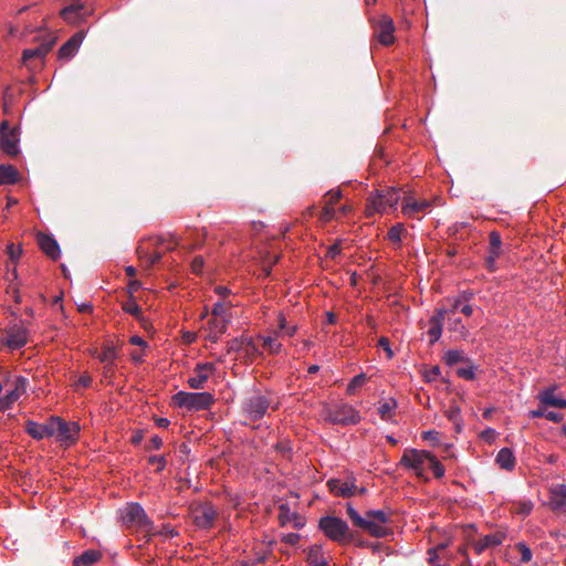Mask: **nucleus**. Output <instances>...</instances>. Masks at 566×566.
<instances>
[{
    "mask_svg": "<svg viewBox=\"0 0 566 566\" xmlns=\"http://www.w3.org/2000/svg\"><path fill=\"white\" fill-rule=\"evenodd\" d=\"M501 245H502L501 235L496 231L491 232L490 233V252H489V256L486 259V264H488V268L490 271L495 270L496 259L501 255Z\"/></svg>",
    "mask_w": 566,
    "mask_h": 566,
    "instance_id": "aec40b11",
    "label": "nucleus"
},
{
    "mask_svg": "<svg viewBox=\"0 0 566 566\" xmlns=\"http://www.w3.org/2000/svg\"><path fill=\"white\" fill-rule=\"evenodd\" d=\"M335 213H336V210H335L334 206H331L329 203L324 202V207H323V210L321 213V219L325 222H328L332 219H334Z\"/></svg>",
    "mask_w": 566,
    "mask_h": 566,
    "instance_id": "603ef678",
    "label": "nucleus"
},
{
    "mask_svg": "<svg viewBox=\"0 0 566 566\" xmlns=\"http://www.w3.org/2000/svg\"><path fill=\"white\" fill-rule=\"evenodd\" d=\"M516 549L520 552L521 560L523 563H528L532 559V556H533L532 551L525 543H522V542L517 543Z\"/></svg>",
    "mask_w": 566,
    "mask_h": 566,
    "instance_id": "de8ad7c7",
    "label": "nucleus"
},
{
    "mask_svg": "<svg viewBox=\"0 0 566 566\" xmlns=\"http://www.w3.org/2000/svg\"><path fill=\"white\" fill-rule=\"evenodd\" d=\"M400 199V191L397 188L376 191L368 197L366 216L373 217L375 213H384L388 208L397 209Z\"/></svg>",
    "mask_w": 566,
    "mask_h": 566,
    "instance_id": "f257e3e1",
    "label": "nucleus"
},
{
    "mask_svg": "<svg viewBox=\"0 0 566 566\" xmlns=\"http://www.w3.org/2000/svg\"><path fill=\"white\" fill-rule=\"evenodd\" d=\"M347 514L356 526L363 522V517L350 504L347 505Z\"/></svg>",
    "mask_w": 566,
    "mask_h": 566,
    "instance_id": "680f3d73",
    "label": "nucleus"
},
{
    "mask_svg": "<svg viewBox=\"0 0 566 566\" xmlns=\"http://www.w3.org/2000/svg\"><path fill=\"white\" fill-rule=\"evenodd\" d=\"M18 180V171L11 165L0 166V185H12Z\"/></svg>",
    "mask_w": 566,
    "mask_h": 566,
    "instance_id": "cd10ccee",
    "label": "nucleus"
},
{
    "mask_svg": "<svg viewBox=\"0 0 566 566\" xmlns=\"http://www.w3.org/2000/svg\"><path fill=\"white\" fill-rule=\"evenodd\" d=\"M117 357V353L114 346H105L101 355L99 360L105 364H113Z\"/></svg>",
    "mask_w": 566,
    "mask_h": 566,
    "instance_id": "58836bf2",
    "label": "nucleus"
},
{
    "mask_svg": "<svg viewBox=\"0 0 566 566\" xmlns=\"http://www.w3.org/2000/svg\"><path fill=\"white\" fill-rule=\"evenodd\" d=\"M148 462L151 465H156L157 472L163 471L167 464L166 459L163 455H151L149 457Z\"/></svg>",
    "mask_w": 566,
    "mask_h": 566,
    "instance_id": "5fc2aeb1",
    "label": "nucleus"
},
{
    "mask_svg": "<svg viewBox=\"0 0 566 566\" xmlns=\"http://www.w3.org/2000/svg\"><path fill=\"white\" fill-rule=\"evenodd\" d=\"M326 419L333 423L356 424L359 422L360 416L354 407L347 403H339L327 410Z\"/></svg>",
    "mask_w": 566,
    "mask_h": 566,
    "instance_id": "423d86ee",
    "label": "nucleus"
},
{
    "mask_svg": "<svg viewBox=\"0 0 566 566\" xmlns=\"http://www.w3.org/2000/svg\"><path fill=\"white\" fill-rule=\"evenodd\" d=\"M503 536L501 534H489L481 538L475 544L476 553H481L485 548L497 546L502 543Z\"/></svg>",
    "mask_w": 566,
    "mask_h": 566,
    "instance_id": "bb28decb",
    "label": "nucleus"
},
{
    "mask_svg": "<svg viewBox=\"0 0 566 566\" xmlns=\"http://www.w3.org/2000/svg\"><path fill=\"white\" fill-rule=\"evenodd\" d=\"M216 517L217 511L209 503L198 504L196 507L192 509L193 522L200 528L211 527Z\"/></svg>",
    "mask_w": 566,
    "mask_h": 566,
    "instance_id": "1a4fd4ad",
    "label": "nucleus"
},
{
    "mask_svg": "<svg viewBox=\"0 0 566 566\" xmlns=\"http://www.w3.org/2000/svg\"><path fill=\"white\" fill-rule=\"evenodd\" d=\"M123 308L126 313H129V314L134 315L135 317H139V315L142 313L139 305L134 301H130V302H127L126 304H124Z\"/></svg>",
    "mask_w": 566,
    "mask_h": 566,
    "instance_id": "13d9d810",
    "label": "nucleus"
},
{
    "mask_svg": "<svg viewBox=\"0 0 566 566\" xmlns=\"http://www.w3.org/2000/svg\"><path fill=\"white\" fill-rule=\"evenodd\" d=\"M449 310L446 308H437L434 311V314L430 317L429 324L430 325H438L440 327H443V323L446 321L447 315L449 314Z\"/></svg>",
    "mask_w": 566,
    "mask_h": 566,
    "instance_id": "ea45409f",
    "label": "nucleus"
},
{
    "mask_svg": "<svg viewBox=\"0 0 566 566\" xmlns=\"http://www.w3.org/2000/svg\"><path fill=\"white\" fill-rule=\"evenodd\" d=\"M212 317L228 318L227 307L223 303L218 302L213 305Z\"/></svg>",
    "mask_w": 566,
    "mask_h": 566,
    "instance_id": "6e6d98bb",
    "label": "nucleus"
},
{
    "mask_svg": "<svg viewBox=\"0 0 566 566\" xmlns=\"http://www.w3.org/2000/svg\"><path fill=\"white\" fill-rule=\"evenodd\" d=\"M28 343V331L22 325H13L7 331L4 344L11 349H19Z\"/></svg>",
    "mask_w": 566,
    "mask_h": 566,
    "instance_id": "ddd939ff",
    "label": "nucleus"
},
{
    "mask_svg": "<svg viewBox=\"0 0 566 566\" xmlns=\"http://www.w3.org/2000/svg\"><path fill=\"white\" fill-rule=\"evenodd\" d=\"M366 515L376 521L379 525L384 526H386L389 521L388 514L382 510L368 511Z\"/></svg>",
    "mask_w": 566,
    "mask_h": 566,
    "instance_id": "37998d69",
    "label": "nucleus"
},
{
    "mask_svg": "<svg viewBox=\"0 0 566 566\" xmlns=\"http://www.w3.org/2000/svg\"><path fill=\"white\" fill-rule=\"evenodd\" d=\"M54 41L41 43L36 48L25 49L22 52V64L31 70L33 67V61H43L46 54L52 50Z\"/></svg>",
    "mask_w": 566,
    "mask_h": 566,
    "instance_id": "f8f14e48",
    "label": "nucleus"
},
{
    "mask_svg": "<svg viewBox=\"0 0 566 566\" xmlns=\"http://www.w3.org/2000/svg\"><path fill=\"white\" fill-rule=\"evenodd\" d=\"M123 523L130 528L149 532L151 522L138 503H129L122 510Z\"/></svg>",
    "mask_w": 566,
    "mask_h": 566,
    "instance_id": "39448f33",
    "label": "nucleus"
},
{
    "mask_svg": "<svg viewBox=\"0 0 566 566\" xmlns=\"http://www.w3.org/2000/svg\"><path fill=\"white\" fill-rule=\"evenodd\" d=\"M319 528L329 539L337 543H345L352 538L347 523L336 516L322 517L319 520Z\"/></svg>",
    "mask_w": 566,
    "mask_h": 566,
    "instance_id": "7ed1b4c3",
    "label": "nucleus"
},
{
    "mask_svg": "<svg viewBox=\"0 0 566 566\" xmlns=\"http://www.w3.org/2000/svg\"><path fill=\"white\" fill-rule=\"evenodd\" d=\"M25 431L36 440H42L45 438V428L43 423H38L32 420L25 422Z\"/></svg>",
    "mask_w": 566,
    "mask_h": 566,
    "instance_id": "473e14b6",
    "label": "nucleus"
},
{
    "mask_svg": "<svg viewBox=\"0 0 566 566\" xmlns=\"http://www.w3.org/2000/svg\"><path fill=\"white\" fill-rule=\"evenodd\" d=\"M422 439L429 441L432 446H438L440 441V434L438 431L429 430L422 432Z\"/></svg>",
    "mask_w": 566,
    "mask_h": 566,
    "instance_id": "4d7b16f0",
    "label": "nucleus"
},
{
    "mask_svg": "<svg viewBox=\"0 0 566 566\" xmlns=\"http://www.w3.org/2000/svg\"><path fill=\"white\" fill-rule=\"evenodd\" d=\"M395 25L391 18L388 15H381L377 22V38L378 41L384 45H390L395 42Z\"/></svg>",
    "mask_w": 566,
    "mask_h": 566,
    "instance_id": "2eb2a0df",
    "label": "nucleus"
},
{
    "mask_svg": "<svg viewBox=\"0 0 566 566\" xmlns=\"http://www.w3.org/2000/svg\"><path fill=\"white\" fill-rule=\"evenodd\" d=\"M366 381L367 377L364 373L356 375L347 386V394L354 395L358 388L363 387L366 384Z\"/></svg>",
    "mask_w": 566,
    "mask_h": 566,
    "instance_id": "e433bc0d",
    "label": "nucleus"
},
{
    "mask_svg": "<svg viewBox=\"0 0 566 566\" xmlns=\"http://www.w3.org/2000/svg\"><path fill=\"white\" fill-rule=\"evenodd\" d=\"M446 547H447V545H446V544H440V545H438L437 547H434V548H430V549L428 551V554H429V563H430V564H432V566L434 565V564H433V563H434V560L439 558V556H438V551H440V549H444Z\"/></svg>",
    "mask_w": 566,
    "mask_h": 566,
    "instance_id": "0e129e2a",
    "label": "nucleus"
},
{
    "mask_svg": "<svg viewBox=\"0 0 566 566\" xmlns=\"http://www.w3.org/2000/svg\"><path fill=\"white\" fill-rule=\"evenodd\" d=\"M277 323L280 332L289 336H293L296 333V325H287L286 319L282 313L277 317Z\"/></svg>",
    "mask_w": 566,
    "mask_h": 566,
    "instance_id": "c03bdc74",
    "label": "nucleus"
},
{
    "mask_svg": "<svg viewBox=\"0 0 566 566\" xmlns=\"http://www.w3.org/2000/svg\"><path fill=\"white\" fill-rule=\"evenodd\" d=\"M442 329L443 327H440L438 325H430L429 329H428V335L430 337V343L431 344H434L436 342H438L442 335Z\"/></svg>",
    "mask_w": 566,
    "mask_h": 566,
    "instance_id": "864d4df0",
    "label": "nucleus"
},
{
    "mask_svg": "<svg viewBox=\"0 0 566 566\" xmlns=\"http://www.w3.org/2000/svg\"><path fill=\"white\" fill-rule=\"evenodd\" d=\"M307 560L311 565L314 566H326L327 559L323 554L321 546H313L310 548L307 554Z\"/></svg>",
    "mask_w": 566,
    "mask_h": 566,
    "instance_id": "7c9ffc66",
    "label": "nucleus"
},
{
    "mask_svg": "<svg viewBox=\"0 0 566 566\" xmlns=\"http://www.w3.org/2000/svg\"><path fill=\"white\" fill-rule=\"evenodd\" d=\"M85 38V33L83 31H78L74 33L59 50V59L61 60H71L80 49L83 40Z\"/></svg>",
    "mask_w": 566,
    "mask_h": 566,
    "instance_id": "dca6fc26",
    "label": "nucleus"
},
{
    "mask_svg": "<svg viewBox=\"0 0 566 566\" xmlns=\"http://www.w3.org/2000/svg\"><path fill=\"white\" fill-rule=\"evenodd\" d=\"M539 402L542 405L557 407V408H566V400L562 398H557L554 394L553 388H547L543 390L538 395Z\"/></svg>",
    "mask_w": 566,
    "mask_h": 566,
    "instance_id": "b1692460",
    "label": "nucleus"
},
{
    "mask_svg": "<svg viewBox=\"0 0 566 566\" xmlns=\"http://www.w3.org/2000/svg\"><path fill=\"white\" fill-rule=\"evenodd\" d=\"M270 405L268 397L256 394L244 400L242 410L248 419L255 421L265 416Z\"/></svg>",
    "mask_w": 566,
    "mask_h": 566,
    "instance_id": "0eeeda50",
    "label": "nucleus"
},
{
    "mask_svg": "<svg viewBox=\"0 0 566 566\" xmlns=\"http://www.w3.org/2000/svg\"><path fill=\"white\" fill-rule=\"evenodd\" d=\"M84 4L81 0H75L61 10V17L70 24H76L84 18Z\"/></svg>",
    "mask_w": 566,
    "mask_h": 566,
    "instance_id": "a211bd4d",
    "label": "nucleus"
},
{
    "mask_svg": "<svg viewBox=\"0 0 566 566\" xmlns=\"http://www.w3.org/2000/svg\"><path fill=\"white\" fill-rule=\"evenodd\" d=\"M216 371L212 363H199L195 367V375L188 378V385L192 389H202L209 377Z\"/></svg>",
    "mask_w": 566,
    "mask_h": 566,
    "instance_id": "9b49d317",
    "label": "nucleus"
},
{
    "mask_svg": "<svg viewBox=\"0 0 566 566\" xmlns=\"http://www.w3.org/2000/svg\"><path fill=\"white\" fill-rule=\"evenodd\" d=\"M138 253H139V258L144 262H146L148 265H153L161 259V252H159V251L150 252L148 250V247L145 245V243H143L138 247Z\"/></svg>",
    "mask_w": 566,
    "mask_h": 566,
    "instance_id": "2f4dec72",
    "label": "nucleus"
},
{
    "mask_svg": "<svg viewBox=\"0 0 566 566\" xmlns=\"http://www.w3.org/2000/svg\"><path fill=\"white\" fill-rule=\"evenodd\" d=\"M533 510L531 501H521L515 504L514 512L520 515H528Z\"/></svg>",
    "mask_w": 566,
    "mask_h": 566,
    "instance_id": "49530a36",
    "label": "nucleus"
},
{
    "mask_svg": "<svg viewBox=\"0 0 566 566\" xmlns=\"http://www.w3.org/2000/svg\"><path fill=\"white\" fill-rule=\"evenodd\" d=\"M327 484L336 496L350 497L356 493V485L352 480L333 479Z\"/></svg>",
    "mask_w": 566,
    "mask_h": 566,
    "instance_id": "f3484780",
    "label": "nucleus"
},
{
    "mask_svg": "<svg viewBox=\"0 0 566 566\" xmlns=\"http://www.w3.org/2000/svg\"><path fill=\"white\" fill-rule=\"evenodd\" d=\"M397 408V402L395 399L389 398L379 402L378 413L382 420H390L394 416V412Z\"/></svg>",
    "mask_w": 566,
    "mask_h": 566,
    "instance_id": "c756f323",
    "label": "nucleus"
},
{
    "mask_svg": "<svg viewBox=\"0 0 566 566\" xmlns=\"http://www.w3.org/2000/svg\"><path fill=\"white\" fill-rule=\"evenodd\" d=\"M7 252L9 254V258L12 261L18 260L20 258V255H21V249L20 248H15L14 244H12V243L8 245Z\"/></svg>",
    "mask_w": 566,
    "mask_h": 566,
    "instance_id": "69168bd1",
    "label": "nucleus"
},
{
    "mask_svg": "<svg viewBox=\"0 0 566 566\" xmlns=\"http://www.w3.org/2000/svg\"><path fill=\"white\" fill-rule=\"evenodd\" d=\"M378 346L381 347L386 354H387V357L390 359L392 358L394 356V353L390 348V343H389V339L387 337H380L379 340H378Z\"/></svg>",
    "mask_w": 566,
    "mask_h": 566,
    "instance_id": "e2e57ef3",
    "label": "nucleus"
},
{
    "mask_svg": "<svg viewBox=\"0 0 566 566\" xmlns=\"http://www.w3.org/2000/svg\"><path fill=\"white\" fill-rule=\"evenodd\" d=\"M358 527L367 531L370 535L376 537H382L387 534L386 526L379 525L376 521L366 515L363 517V522L358 525Z\"/></svg>",
    "mask_w": 566,
    "mask_h": 566,
    "instance_id": "393cba45",
    "label": "nucleus"
},
{
    "mask_svg": "<svg viewBox=\"0 0 566 566\" xmlns=\"http://www.w3.org/2000/svg\"><path fill=\"white\" fill-rule=\"evenodd\" d=\"M203 266V259L202 256H196L193 258L191 262V269L195 273H200Z\"/></svg>",
    "mask_w": 566,
    "mask_h": 566,
    "instance_id": "774afa93",
    "label": "nucleus"
},
{
    "mask_svg": "<svg viewBox=\"0 0 566 566\" xmlns=\"http://www.w3.org/2000/svg\"><path fill=\"white\" fill-rule=\"evenodd\" d=\"M495 462L501 469L512 471L515 468V457L513 451L509 448L501 449L496 454Z\"/></svg>",
    "mask_w": 566,
    "mask_h": 566,
    "instance_id": "5701e85b",
    "label": "nucleus"
},
{
    "mask_svg": "<svg viewBox=\"0 0 566 566\" xmlns=\"http://www.w3.org/2000/svg\"><path fill=\"white\" fill-rule=\"evenodd\" d=\"M475 366L470 365L468 367H461L457 370V374L459 377L467 379V380H473L475 378Z\"/></svg>",
    "mask_w": 566,
    "mask_h": 566,
    "instance_id": "09e8293b",
    "label": "nucleus"
},
{
    "mask_svg": "<svg viewBox=\"0 0 566 566\" xmlns=\"http://www.w3.org/2000/svg\"><path fill=\"white\" fill-rule=\"evenodd\" d=\"M460 311L465 316H471L473 313V308L470 304L462 305L461 298H455L452 303V307L449 310L450 313H455Z\"/></svg>",
    "mask_w": 566,
    "mask_h": 566,
    "instance_id": "a19ab883",
    "label": "nucleus"
},
{
    "mask_svg": "<svg viewBox=\"0 0 566 566\" xmlns=\"http://www.w3.org/2000/svg\"><path fill=\"white\" fill-rule=\"evenodd\" d=\"M228 323H229V318H220V317L210 318L208 322V326H209L208 338L211 342L217 343L219 339V336L222 335L227 331Z\"/></svg>",
    "mask_w": 566,
    "mask_h": 566,
    "instance_id": "412c9836",
    "label": "nucleus"
},
{
    "mask_svg": "<svg viewBox=\"0 0 566 566\" xmlns=\"http://www.w3.org/2000/svg\"><path fill=\"white\" fill-rule=\"evenodd\" d=\"M431 452L417 449H406L399 465L403 469L411 470L419 478L426 476V465L429 462Z\"/></svg>",
    "mask_w": 566,
    "mask_h": 566,
    "instance_id": "20e7f679",
    "label": "nucleus"
},
{
    "mask_svg": "<svg viewBox=\"0 0 566 566\" xmlns=\"http://www.w3.org/2000/svg\"><path fill=\"white\" fill-rule=\"evenodd\" d=\"M39 244H40L41 250L49 258H51L52 260L59 259L60 253H61L60 247L53 238L45 235V234H41L39 237Z\"/></svg>",
    "mask_w": 566,
    "mask_h": 566,
    "instance_id": "4be33fe9",
    "label": "nucleus"
},
{
    "mask_svg": "<svg viewBox=\"0 0 566 566\" xmlns=\"http://www.w3.org/2000/svg\"><path fill=\"white\" fill-rule=\"evenodd\" d=\"M277 336H279V332L275 333V336L262 337L264 349L268 350L272 355L280 353L281 347H282L281 343H279L276 339Z\"/></svg>",
    "mask_w": 566,
    "mask_h": 566,
    "instance_id": "f704fd0d",
    "label": "nucleus"
},
{
    "mask_svg": "<svg viewBox=\"0 0 566 566\" xmlns=\"http://www.w3.org/2000/svg\"><path fill=\"white\" fill-rule=\"evenodd\" d=\"M428 464L437 479L443 478L446 472L444 467L441 464V462L437 459L434 454L431 453Z\"/></svg>",
    "mask_w": 566,
    "mask_h": 566,
    "instance_id": "4c0bfd02",
    "label": "nucleus"
},
{
    "mask_svg": "<svg viewBox=\"0 0 566 566\" xmlns=\"http://www.w3.org/2000/svg\"><path fill=\"white\" fill-rule=\"evenodd\" d=\"M342 198V191L340 190H329L326 195H325V202L326 203H329L331 206H334L336 202L339 201V199Z\"/></svg>",
    "mask_w": 566,
    "mask_h": 566,
    "instance_id": "bf43d9fd",
    "label": "nucleus"
},
{
    "mask_svg": "<svg viewBox=\"0 0 566 566\" xmlns=\"http://www.w3.org/2000/svg\"><path fill=\"white\" fill-rule=\"evenodd\" d=\"M296 512L292 511L287 504H281L279 507V520L281 525H287L292 523Z\"/></svg>",
    "mask_w": 566,
    "mask_h": 566,
    "instance_id": "c9c22d12",
    "label": "nucleus"
},
{
    "mask_svg": "<svg viewBox=\"0 0 566 566\" xmlns=\"http://www.w3.org/2000/svg\"><path fill=\"white\" fill-rule=\"evenodd\" d=\"M443 360L448 366H453L458 363L470 361L468 357H465L464 353L459 349H450L444 353Z\"/></svg>",
    "mask_w": 566,
    "mask_h": 566,
    "instance_id": "72a5a7b5",
    "label": "nucleus"
},
{
    "mask_svg": "<svg viewBox=\"0 0 566 566\" xmlns=\"http://www.w3.org/2000/svg\"><path fill=\"white\" fill-rule=\"evenodd\" d=\"M244 346V338H234L231 339L227 345V352L230 353H238L243 350Z\"/></svg>",
    "mask_w": 566,
    "mask_h": 566,
    "instance_id": "3c124183",
    "label": "nucleus"
},
{
    "mask_svg": "<svg viewBox=\"0 0 566 566\" xmlns=\"http://www.w3.org/2000/svg\"><path fill=\"white\" fill-rule=\"evenodd\" d=\"M431 207V201L427 199L416 200L411 196H405L402 199L401 211L403 216L413 218L419 213L426 212Z\"/></svg>",
    "mask_w": 566,
    "mask_h": 566,
    "instance_id": "4468645a",
    "label": "nucleus"
},
{
    "mask_svg": "<svg viewBox=\"0 0 566 566\" xmlns=\"http://www.w3.org/2000/svg\"><path fill=\"white\" fill-rule=\"evenodd\" d=\"M549 501L553 510L566 512V485H553L549 490Z\"/></svg>",
    "mask_w": 566,
    "mask_h": 566,
    "instance_id": "6ab92c4d",
    "label": "nucleus"
},
{
    "mask_svg": "<svg viewBox=\"0 0 566 566\" xmlns=\"http://www.w3.org/2000/svg\"><path fill=\"white\" fill-rule=\"evenodd\" d=\"M27 385L28 380L24 377L19 376L15 378L14 388L12 389V391L19 397H21L27 391Z\"/></svg>",
    "mask_w": 566,
    "mask_h": 566,
    "instance_id": "8fccbe9b",
    "label": "nucleus"
},
{
    "mask_svg": "<svg viewBox=\"0 0 566 566\" xmlns=\"http://www.w3.org/2000/svg\"><path fill=\"white\" fill-rule=\"evenodd\" d=\"M101 558V553L94 549L84 552L74 559L73 566H92Z\"/></svg>",
    "mask_w": 566,
    "mask_h": 566,
    "instance_id": "c85d7f7f",
    "label": "nucleus"
},
{
    "mask_svg": "<svg viewBox=\"0 0 566 566\" xmlns=\"http://www.w3.org/2000/svg\"><path fill=\"white\" fill-rule=\"evenodd\" d=\"M448 329L454 334V338L458 339H467L470 335L469 329L464 326L460 318L451 319L448 322Z\"/></svg>",
    "mask_w": 566,
    "mask_h": 566,
    "instance_id": "a878e982",
    "label": "nucleus"
},
{
    "mask_svg": "<svg viewBox=\"0 0 566 566\" xmlns=\"http://www.w3.org/2000/svg\"><path fill=\"white\" fill-rule=\"evenodd\" d=\"M403 231V224L398 223L389 229L387 237L391 242L399 244L401 242V234Z\"/></svg>",
    "mask_w": 566,
    "mask_h": 566,
    "instance_id": "79ce46f5",
    "label": "nucleus"
},
{
    "mask_svg": "<svg viewBox=\"0 0 566 566\" xmlns=\"http://www.w3.org/2000/svg\"><path fill=\"white\" fill-rule=\"evenodd\" d=\"M80 424L77 422H67L60 418L56 428L55 440L64 447L74 444L78 439Z\"/></svg>",
    "mask_w": 566,
    "mask_h": 566,
    "instance_id": "6e6552de",
    "label": "nucleus"
},
{
    "mask_svg": "<svg viewBox=\"0 0 566 566\" xmlns=\"http://www.w3.org/2000/svg\"><path fill=\"white\" fill-rule=\"evenodd\" d=\"M243 350L245 352L247 355L259 354V349L255 346V344H254L252 338H244Z\"/></svg>",
    "mask_w": 566,
    "mask_h": 566,
    "instance_id": "052dcab7",
    "label": "nucleus"
},
{
    "mask_svg": "<svg viewBox=\"0 0 566 566\" xmlns=\"http://www.w3.org/2000/svg\"><path fill=\"white\" fill-rule=\"evenodd\" d=\"M172 401L179 408L186 409L188 411H200L209 409L211 405L214 402V398L208 391H178L172 396Z\"/></svg>",
    "mask_w": 566,
    "mask_h": 566,
    "instance_id": "f03ea898",
    "label": "nucleus"
},
{
    "mask_svg": "<svg viewBox=\"0 0 566 566\" xmlns=\"http://www.w3.org/2000/svg\"><path fill=\"white\" fill-rule=\"evenodd\" d=\"M1 133V148L2 150L10 155L15 156L19 153V137L15 128L9 129V124L7 120L1 123L0 126Z\"/></svg>",
    "mask_w": 566,
    "mask_h": 566,
    "instance_id": "9d476101",
    "label": "nucleus"
},
{
    "mask_svg": "<svg viewBox=\"0 0 566 566\" xmlns=\"http://www.w3.org/2000/svg\"><path fill=\"white\" fill-rule=\"evenodd\" d=\"M59 421H60V417H51L46 423H43V426L45 428V438H48V437L55 438Z\"/></svg>",
    "mask_w": 566,
    "mask_h": 566,
    "instance_id": "a18cd8bd",
    "label": "nucleus"
},
{
    "mask_svg": "<svg viewBox=\"0 0 566 566\" xmlns=\"http://www.w3.org/2000/svg\"><path fill=\"white\" fill-rule=\"evenodd\" d=\"M300 534L289 533L283 536L282 541L289 545H296L300 541Z\"/></svg>",
    "mask_w": 566,
    "mask_h": 566,
    "instance_id": "338daca9",
    "label": "nucleus"
}]
</instances>
